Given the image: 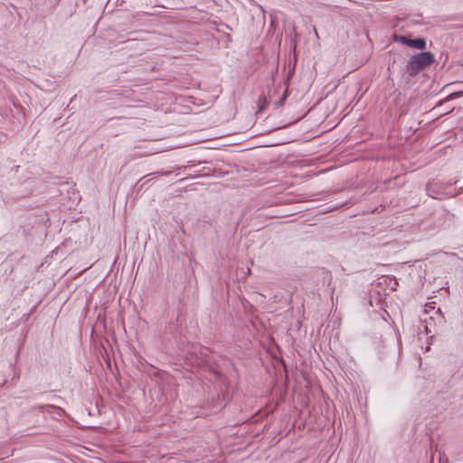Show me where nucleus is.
Instances as JSON below:
<instances>
[{"mask_svg":"<svg viewBox=\"0 0 463 463\" xmlns=\"http://www.w3.org/2000/svg\"><path fill=\"white\" fill-rule=\"evenodd\" d=\"M435 58L430 52H422L411 56L406 65L410 77H415L420 71L434 63Z\"/></svg>","mask_w":463,"mask_h":463,"instance_id":"f257e3e1","label":"nucleus"},{"mask_svg":"<svg viewBox=\"0 0 463 463\" xmlns=\"http://www.w3.org/2000/svg\"><path fill=\"white\" fill-rule=\"evenodd\" d=\"M426 191L430 197L436 200H445L455 197L458 194L451 184L439 181L429 182Z\"/></svg>","mask_w":463,"mask_h":463,"instance_id":"f03ea898","label":"nucleus"},{"mask_svg":"<svg viewBox=\"0 0 463 463\" xmlns=\"http://www.w3.org/2000/svg\"><path fill=\"white\" fill-rule=\"evenodd\" d=\"M409 46L417 50H424L426 48V42L422 38L411 39Z\"/></svg>","mask_w":463,"mask_h":463,"instance_id":"7ed1b4c3","label":"nucleus"},{"mask_svg":"<svg viewBox=\"0 0 463 463\" xmlns=\"http://www.w3.org/2000/svg\"><path fill=\"white\" fill-rule=\"evenodd\" d=\"M393 40L397 43H401L402 44H405V45H408L410 44V40L409 38H407L406 36H403V35H394L393 36Z\"/></svg>","mask_w":463,"mask_h":463,"instance_id":"20e7f679","label":"nucleus"},{"mask_svg":"<svg viewBox=\"0 0 463 463\" xmlns=\"http://www.w3.org/2000/svg\"><path fill=\"white\" fill-rule=\"evenodd\" d=\"M463 95V92H453L451 93L449 97H448V100L449 99H455V98H458V97H460Z\"/></svg>","mask_w":463,"mask_h":463,"instance_id":"39448f33","label":"nucleus"},{"mask_svg":"<svg viewBox=\"0 0 463 463\" xmlns=\"http://www.w3.org/2000/svg\"><path fill=\"white\" fill-rule=\"evenodd\" d=\"M287 95H288V92L287 90L283 93L282 97L280 98L279 101V105H282L284 100L287 99Z\"/></svg>","mask_w":463,"mask_h":463,"instance_id":"423d86ee","label":"nucleus"},{"mask_svg":"<svg viewBox=\"0 0 463 463\" xmlns=\"http://www.w3.org/2000/svg\"><path fill=\"white\" fill-rule=\"evenodd\" d=\"M169 174H170L169 171H162V172L154 173L153 175H168Z\"/></svg>","mask_w":463,"mask_h":463,"instance_id":"0eeeda50","label":"nucleus"}]
</instances>
